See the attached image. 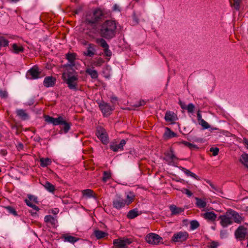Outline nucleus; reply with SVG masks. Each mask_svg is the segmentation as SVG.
Listing matches in <instances>:
<instances>
[{"mask_svg": "<svg viewBox=\"0 0 248 248\" xmlns=\"http://www.w3.org/2000/svg\"><path fill=\"white\" fill-rule=\"evenodd\" d=\"M165 120L166 122H170L172 124L178 120L177 116L173 112L167 111L165 115Z\"/></svg>", "mask_w": 248, "mask_h": 248, "instance_id": "obj_20", "label": "nucleus"}, {"mask_svg": "<svg viewBox=\"0 0 248 248\" xmlns=\"http://www.w3.org/2000/svg\"><path fill=\"white\" fill-rule=\"evenodd\" d=\"M188 237V233L185 231H180L175 233L172 237L171 240L174 242L182 243L186 241Z\"/></svg>", "mask_w": 248, "mask_h": 248, "instance_id": "obj_7", "label": "nucleus"}, {"mask_svg": "<svg viewBox=\"0 0 248 248\" xmlns=\"http://www.w3.org/2000/svg\"><path fill=\"white\" fill-rule=\"evenodd\" d=\"M58 212H59V210L58 208H55L52 210V213L55 215L57 214L58 213Z\"/></svg>", "mask_w": 248, "mask_h": 248, "instance_id": "obj_61", "label": "nucleus"}, {"mask_svg": "<svg viewBox=\"0 0 248 248\" xmlns=\"http://www.w3.org/2000/svg\"><path fill=\"white\" fill-rule=\"evenodd\" d=\"M247 233V229L243 226H239L235 232L236 238L241 241L245 238Z\"/></svg>", "mask_w": 248, "mask_h": 248, "instance_id": "obj_17", "label": "nucleus"}, {"mask_svg": "<svg viewBox=\"0 0 248 248\" xmlns=\"http://www.w3.org/2000/svg\"><path fill=\"white\" fill-rule=\"evenodd\" d=\"M182 170L187 176L193 177L196 179H198V177L195 173L192 172L189 170H187L184 168H182Z\"/></svg>", "mask_w": 248, "mask_h": 248, "instance_id": "obj_39", "label": "nucleus"}, {"mask_svg": "<svg viewBox=\"0 0 248 248\" xmlns=\"http://www.w3.org/2000/svg\"><path fill=\"white\" fill-rule=\"evenodd\" d=\"M164 155V160L169 165L175 166L177 164L178 158L175 156L171 149L169 151L165 152Z\"/></svg>", "mask_w": 248, "mask_h": 248, "instance_id": "obj_5", "label": "nucleus"}, {"mask_svg": "<svg viewBox=\"0 0 248 248\" xmlns=\"http://www.w3.org/2000/svg\"><path fill=\"white\" fill-rule=\"evenodd\" d=\"M241 2V0H230L231 6L236 11L240 10Z\"/></svg>", "mask_w": 248, "mask_h": 248, "instance_id": "obj_27", "label": "nucleus"}, {"mask_svg": "<svg viewBox=\"0 0 248 248\" xmlns=\"http://www.w3.org/2000/svg\"><path fill=\"white\" fill-rule=\"evenodd\" d=\"M6 209L7 210L9 213L13 214L15 216H17V214L16 210L11 206H8L6 207Z\"/></svg>", "mask_w": 248, "mask_h": 248, "instance_id": "obj_45", "label": "nucleus"}, {"mask_svg": "<svg viewBox=\"0 0 248 248\" xmlns=\"http://www.w3.org/2000/svg\"><path fill=\"white\" fill-rule=\"evenodd\" d=\"M181 192L183 193L186 194L187 196V197H191L193 195V193L190 191H189L188 189H187L186 188L182 189L181 190Z\"/></svg>", "mask_w": 248, "mask_h": 248, "instance_id": "obj_48", "label": "nucleus"}, {"mask_svg": "<svg viewBox=\"0 0 248 248\" xmlns=\"http://www.w3.org/2000/svg\"><path fill=\"white\" fill-rule=\"evenodd\" d=\"M219 218L220 219V224L223 227H226L232 223L231 215L229 213V210L225 215H221Z\"/></svg>", "mask_w": 248, "mask_h": 248, "instance_id": "obj_12", "label": "nucleus"}, {"mask_svg": "<svg viewBox=\"0 0 248 248\" xmlns=\"http://www.w3.org/2000/svg\"><path fill=\"white\" fill-rule=\"evenodd\" d=\"M63 238L65 242H68L72 243H74L78 240V238L70 235H64Z\"/></svg>", "mask_w": 248, "mask_h": 248, "instance_id": "obj_35", "label": "nucleus"}, {"mask_svg": "<svg viewBox=\"0 0 248 248\" xmlns=\"http://www.w3.org/2000/svg\"><path fill=\"white\" fill-rule=\"evenodd\" d=\"M229 213L231 215L232 219H233L235 222L241 223L242 222L244 221V217L236 211L230 210H229Z\"/></svg>", "mask_w": 248, "mask_h": 248, "instance_id": "obj_18", "label": "nucleus"}, {"mask_svg": "<svg viewBox=\"0 0 248 248\" xmlns=\"http://www.w3.org/2000/svg\"><path fill=\"white\" fill-rule=\"evenodd\" d=\"M197 120H198L199 123L203 120V119H202V115L200 113V110L198 111L197 113Z\"/></svg>", "mask_w": 248, "mask_h": 248, "instance_id": "obj_57", "label": "nucleus"}, {"mask_svg": "<svg viewBox=\"0 0 248 248\" xmlns=\"http://www.w3.org/2000/svg\"><path fill=\"white\" fill-rule=\"evenodd\" d=\"M44 186L50 192H53L55 190L54 186L48 182H46Z\"/></svg>", "mask_w": 248, "mask_h": 248, "instance_id": "obj_37", "label": "nucleus"}, {"mask_svg": "<svg viewBox=\"0 0 248 248\" xmlns=\"http://www.w3.org/2000/svg\"><path fill=\"white\" fill-rule=\"evenodd\" d=\"M211 247L212 248H217L218 246V243L215 241H213L211 243Z\"/></svg>", "mask_w": 248, "mask_h": 248, "instance_id": "obj_58", "label": "nucleus"}, {"mask_svg": "<svg viewBox=\"0 0 248 248\" xmlns=\"http://www.w3.org/2000/svg\"><path fill=\"white\" fill-rule=\"evenodd\" d=\"M202 216L208 221H214L217 218V215L212 212H207L202 214Z\"/></svg>", "mask_w": 248, "mask_h": 248, "instance_id": "obj_22", "label": "nucleus"}, {"mask_svg": "<svg viewBox=\"0 0 248 248\" xmlns=\"http://www.w3.org/2000/svg\"><path fill=\"white\" fill-rule=\"evenodd\" d=\"M210 151L211 152L213 153V155L214 156H216L217 155L218 152H219V149L218 148H213L212 147L210 148Z\"/></svg>", "mask_w": 248, "mask_h": 248, "instance_id": "obj_50", "label": "nucleus"}, {"mask_svg": "<svg viewBox=\"0 0 248 248\" xmlns=\"http://www.w3.org/2000/svg\"><path fill=\"white\" fill-rule=\"evenodd\" d=\"M45 120L48 124H52L54 125H60L63 123V119L62 116L54 118L48 115L45 116Z\"/></svg>", "mask_w": 248, "mask_h": 248, "instance_id": "obj_14", "label": "nucleus"}, {"mask_svg": "<svg viewBox=\"0 0 248 248\" xmlns=\"http://www.w3.org/2000/svg\"><path fill=\"white\" fill-rule=\"evenodd\" d=\"M126 194V199L125 200V201L126 202V205H128L133 201L135 198V195L133 192H128Z\"/></svg>", "mask_w": 248, "mask_h": 248, "instance_id": "obj_32", "label": "nucleus"}, {"mask_svg": "<svg viewBox=\"0 0 248 248\" xmlns=\"http://www.w3.org/2000/svg\"><path fill=\"white\" fill-rule=\"evenodd\" d=\"M0 96L3 98H6L8 97V93L0 89Z\"/></svg>", "mask_w": 248, "mask_h": 248, "instance_id": "obj_51", "label": "nucleus"}, {"mask_svg": "<svg viewBox=\"0 0 248 248\" xmlns=\"http://www.w3.org/2000/svg\"><path fill=\"white\" fill-rule=\"evenodd\" d=\"M12 47L13 52L16 54L23 52L24 49L21 45H18L16 44H13Z\"/></svg>", "mask_w": 248, "mask_h": 248, "instance_id": "obj_31", "label": "nucleus"}, {"mask_svg": "<svg viewBox=\"0 0 248 248\" xmlns=\"http://www.w3.org/2000/svg\"><path fill=\"white\" fill-rule=\"evenodd\" d=\"M195 200L196 201V204L198 207L200 208H204L206 206L207 203L204 200L197 197L195 198Z\"/></svg>", "mask_w": 248, "mask_h": 248, "instance_id": "obj_30", "label": "nucleus"}, {"mask_svg": "<svg viewBox=\"0 0 248 248\" xmlns=\"http://www.w3.org/2000/svg\"><path fill=\"white\" fill-rule=\"evenodd\" d=\"M227 231L226 230H221L220 232V237L223 239L227 237Z\"/></svg>", "mask_w": 248, "mask_h": 248, "instance_id": "obj_54", "label": "nucleus"}, {"mask_svg": "<svg viewBox=\"0 0 248 248\" xmlns=\"http://www.w3.org/2000/svg\"><path fill=\"white\" fill-rule=\"evenodd\" d=\"M126 144V140H122L120 143L118 144L115 143H112L110 145V148L114 152H118L122 151L124 149V146Z\"/></svg>", "mask_w": 248, "mask_h": 248, "instance_id": "obj_19", "label": "nucleus"}, {"mask_svg": "<svg viewBox=\"0 0 248 248\" xmlns=\"http://www.w3.org/2000/svg\"><path fill=\"white\" fill-rule=\"evenodd\" d=\"M76 54L75 53H68L66 55V58L68 61V62L63 65L64 67H66V69H73L72 67L75 66V61L76 59Z\"/></svg>", "mask_w": 248, "mask_h": 248, "instance_id": "obj_15", "label": "nucleus"}, {"mask_svg": "<svg viewBox=\"0 0 248 248\" xmlns=\"http://www.w3.org/2000/svg\"><path fill=\"white\" fill-rule=\"evenodd\" d=\"M0 154L4 156L7 154V151L5 149H1L0 150Z\"/></svg>", "mask_w": 248, "mask_h": 248, "instance_id": "obj_59", "label": "nucleus"}, {"mask_svg": "<svg viewBox=\"0 0 248 248\" xmlns=\"http://www.w3.org/2000/svg\"><path fill=\"white\" fill-rule=\"evenodd\" d=\"M97 103L104 116H108L110 115L113 110V108L111 106L104 101L99 102Z\"/></svg>", "mask_w": 248, "mask_h": 248, "instance_id": "obj_8", "label": "nucleus"}, {"mask_svg": "<svg viewBox=\"0 0 248 248\" xmlns=\"http://www.w3.org/2000/svg\"><path fill=\"white\" fill-rule=\"evenodd\" d=\"M96 135L97 137L101 140L103 143L106 144L108 142V134L106 130L103 128H98L97 130Z\"/></svg>", "mask_w": 248, "mask_h": 248, "instance_id": "obj_11", "label": "nucleus"}, {"mask_svg": "<svg viewBox=\"0 0 248 248\" xmlns=\"http://www.w3.org/2000/svg\"><path fill=\"white\" fill-rule=\"evenodd\" d=\"M9 42L7 40L5 39L3 37L0 36V47L6 46L8 45Z\"/></svg>", "mask_w": 248, "mask_h": 248, "instance_id": "obj_44", "label": "nucleus"}, {"mask_svg": "<svg viewBox=\"0 0 248 248\" xmlns=\"http://www.w3.org/2000/svg\"><path fill=\"white\" fill-rule=\"evenodd\" d=\"M179 104L180 105L181 108L183 109H186L187 106L186 105L185 102H183L181 100H179Z\"/></svg>", "mask_w": 248, "mask_h": 248, "instance_id": "obj_55", "label": "nucleus"}, {"mask_svg": "<svg viewBox=\"0 0 248 248\" xmlns=\"http://www.w3.org/2000/svg\"><path fill=\"white\" fill-rule=\"evenodd\" d=\"M44 220L46 223H49L53 227L56 226L58 222L57 218L50 215L46 216Z\"/></svg>", "mask_w": 248, "mask_h": 248, "instance_id": "obj_24", "label": "nucleus"}, {"mask_svg": "<svg viewBox=\"0 0 248 248\" xmlns=\"http://www.w3.org/2000/svg\"><path fill=\"white\" fill-rule=\"evenodd\" d=\"M111 100L112 102H114V101H117V97H112L111 98Z\"/></svg>", "mask_w": 248, "mask_h": 248, "instance_id": "obj_63", "label": "nucleus"}, {"mask_svg": "<svg viewBox=\"0 0 248 248\" xmlns=\"http://www.w3.org/2000/svg\"><path fill=\"white\" fill-rule=\"evenodd\" d=\"M39 161L40 163V166L43 168L50 165L52 163L51 159L49 158L42 157L40 158Z\"/></svg>", "mask_w": 248, "mask_h": 248, "instance_id": "obj_29", "label": "nucleus"}, {"mask_svg": "<svg viewBox=\"0 0 248 248\" xmlns=\"http://www.w3.org/2000/svg\"><path fill=\"white\" fill-rule=\"evenodd\" d=\"M94 234L97 239H101L105 237L107 235V233L102 231L96 230L94 232Z\"/></svg>", "mask_w": 248, "mask_h": 248, "instance_id": "obj_36", "label": "nucleus"}, {"mask_svg": "<svg viewBox=\"0 0 248 248\" xmlns=\"http://www.w3.org/2000/svg\"><path fill=\"white\" fill-rule=\"evenodd\" d=\"M17 147L18 150H21L23 149L24 146L23 144L21 143H19L17 146Z\"/></svg>", "mask_w": 248, "mask_h": 248, "instance_id": "obj_60", "label": "nucleus"}, {"mask_svg": "<svg viewBox=\"0 0 248 248\" xmlns=\"http://www.w3.org/2000/svg\"><path fill=\"white\" fill-rule=\"evenodd\" d=\"M200 226L199 223L197 220H192L190 222V227L192 230L196 229Z\"/></svg>", "mask_w": 248, "mask_h": 248, "instance_id": "obj_43", "label": "nucleus"}, {"mask_svg": "<svg viewBox=\"0 0 248 248\" xmlns=\"http://www.w3.org/2000/svg\"><path fill=\"white\" fill-rule=\"evenodd\" d=\"M170 209L172 215H179L184 212L183 208L178 207L175 205H170Z\"/></svg>", "mask_w": 248, "mask_h": 248, "instance_id": "obj_26", "label": "nucleus"}, {"mask_svg": "<svg viewBox=\"0 0 248 248\" xmlns=\"http://www.w3.org/2000/svg\"><path fill=\"white\" fill-rule=\"evenodd\" d=\"M133 240L131 238L121 237L114 239L113 242V248H127Z\"/></svg>", "mask_w": 248, "mask_h": 248, "instance_id": "obj_4", "label": "nucleus"}, {"mask_svg": "<svg viewBox=\"0 0 248 248\" xmlns=\"http://www.w3.org/2000/svg\"><path fill=\"white\" fill-rule=\"evenodd\" d=\"M199 124L202 125L203 129H208L210 127V125L208 124V123L204 120L200 122Z\"/></svg>", "mask_w": 248, "mask_h": 248, "instance_id": "obj_46", "label": "nucleus"}, {"mask_svg": "<svg viewBox=\"0 0 248 248\" xmlns=\"http://www.w3.org/2000/svg\"><path fill=\"white\" fill-rule=\"evenodd\" d=\"M17 115L22 120H26L29 118L28 114L26 110L22 109H18L16 110Z\"/></svg>", "mask_w": 248, "mask_h": 248, "instance_id": "obj_25", "label": "nucleus"}, {"mask_svg": "<svg viewBox=\"0 0 248 248\" xmlns=\"http://www.w3.org/2000/svg\"><path fill=\"white\" fill-rule=\"evenodd\" d=\"M194 108L195 106L192 103H189L187 106L186 109L188 113H192L194 112Z\"/></svg>", "mask_w": 248, "mask_h": 248, "instance_id": "obj_47", "label": "nucleus"}, {"mask_svg": "<svg viewBox=\"0 0 248 248\" xmlns=\"http://www.w3.org/2000/svg\"><path fill=\"white\" fill-rule=\"evenodd\" d=\"M95 42L97 44H99L100 46L103 48V51L105 56L108 57H110L111 56L112 52L109 49V45L104 39L96 38Z\"/></svg>", "mask_w": 248, "mask_h": 248, "instance_id": "obj_10", "label": "nucleus"}, {"mask_svg": "<svg viewBox=\"0 0 248 248\" xmlns=\"http://www.w3.org/2000/svg\"><path fill=\"white\" fill-rule=\"evenodd\" d=\"M184 144L186 146L188 147L190 149H193V148L197 149L198 148L197 146L196 145L193 144L192 143H190L186 142V141H184Z\"/></svg>", "mask_w": 248, "mask_h": 248, "instance_id": "obj_49", "label": "nucleus"}, {"mask_svg": "<svg viewBox=\"0 0 248 248\" xmlns=\"http://www.w3.org/2000/svg\"><path fill=\"white\" fill-rule=\"evenodd\" d=\"M112 205L116 209H121L127 205L125 199L121 195L117 194L113 199Z\"/></svg>", "mask_w": 248, "mask_h": 248, "instance_id": "obj_6", "label": "nucleus"}, {"mask_svg": "<svg viewBox=\"0 0 248 248\" xmlns=\"http://www.w3.org/2000/svg\"><path fill=\"white\" fill-rule=\"evenodd\" d=\"M146 102L144 100H140L139 102L137 103L134 105V106L136 107H140V106H144L145 105Z\"/></svg>", "mask_w": 248, "mask_h": 248, "instance_id": "obj_52", "label": "nucleus"}, {"mask_svg": "<svg viewBox=\"0 0 248 248\" xmlns=\"http://www.w3.org/2000/svg\"><path fill=\"white\" fill-rule=\"evenodd\" d=\"M95 45L93 44H88L86 50L83 52V55L88 57H93L96 54Z\"/></svg>", "mask_w": 248, "mask_h": 248, "instance_id": "obj_16", "label": "nucleus"}, {"mask_svg": "<svg viewBox=\"0 0 248 248\" xmlns=\"http://www.w3.org/2000/svg\"><path fill=\"white\" fill-rule=\"evenodd\" d=\"M141 214V212L139 211L137 208L130 210L127 214V217L129 219H133Z\"/></svg>", "mask_w": 248, "mask_h": 248, "instance_id": "obj_23", "label": "nucleus"}, {"mask_svg": "<svg viewBox=\"0 0 248 248\" xmlns=\"http://www.w3.org/2000/svg\"><path fill=\"white\" fill-rule=\"evenodd\" d=\"M10 2H16L18 1L19 0H8Z\"/></svg>", "mask_w": 248, "mask_h": 248, "instance_id": "obj_64", "label": "nucleus"}, {"mask_svg": "<svg viewBox=\"0 0 248 248\" xmlns=\"http://www.w3.org/2000/svg\"><path fill=\"white\" fill-rule=\"evenodd\" d=\"M86 72L89 74L92 78L96 79L98 78V73L95 70L92 68H87L86 70Z\"/></svg>", "mask_w": 248, "mask_h": 248, "instance_id": "obj_33", "label": "nucleus"}, {"mask_svg": "<svg viewBox=\"0 0 248 248\" xmlns=\"http://www.w3.org/2000/svg\"><path fill=\"white\" fill-rule=\"evenodd\" d=\"M112 9H113V11H115V12H120L121 11V8L120 7V6L116 4H115L113 5Z\"/></svg>", "mask_w": 248, "mask_h": 248, "instance_id": "obj_56", "label": "nucleus"}, {"mask_svg": "<svg viewBox=\"0 0 248 248\" xmlns=\"http://www.w3.org/2000/svg\"><path fill=\"white\" fill-rule=\"evenodd\" d=\"M62 125H63L62 129L65 133L68 132L70 128V124L66 122L65 121L63 120V123L61 124Z\"/></svg>", "mask_w": 248, "mask_h": 248, "instance_id": "obj_42", "label": "nucleus"}, {"mask_svg": "<svg viewBox=\"0 0 248 248\" xmlns=\"http://www.w3.org/2000/svg\"><path fill=\"white\" fill-rule=\"evenodd\" d=\"M104 17L103 11L99 8L93 9L87 12L85 15V23L91 27L88 33L91 36L92 34H96L99 31L97 23Z\"/></svg>", "mask_w": 248, "mask_h": 248, "instance_id": "obj_1", "label": "nucleus"}, {"mask_svg": "<svg viewBox=\"0 0 248 248\" xmlns=\"http://www.w3.org/2000/svg\"><path fill=\"white\" fill-rule=\"evenodd\" d=\"M244 143L245 144L246 148L248 149V140L245 139L244 140Z\"/></svg>", "mask_w": 248, "mask_h": 248, "instance_id": "obj_62", "label": "nucleus"}, {"mask_svg": "<svg viewBox=\"0 0 248 248\" xmlns=\"http://www.w3.org/2000/svg\"><path fill=\"white\" fill-rule=\"evenodd\" d=\"M40 73L38 67L34 66L28 71L27 76L31 79H37L40 78Z\"/></svg>", "mask_w": 248, "mask_h": 248, "instance_id": "obj_13", "label": "nucleus"}, {"mask_svg": "<svg viewBox=\"0 0 248 248\" xmlns=\"http://www.w3.org/2000/svg\"><path fill=\"white\" fill-rule=\"evenodd\" d=\"M117 33V24L115 21L107 20L104 22L96 33H99L101 38L109 40L115 37Z\"/></svg>", "mask_w": 248, "mask_h": 248, "instance_id": "obj_3", "label": "nucleus"}, {"mask_svg": "<svg viewBox=\"0 0 248 248\" xmlns=\"http://www.w3.org/2000/svg\"><path fill=\"white\" fill-rule=\"evenodd\" d=\"M111 174L110 171H105L103 172V176L102 177V181L104 182H106L108 179H110Z\"/></svg>", "mask_w": 248, "mask_h": 248, "instance_id": "obj_40", "label": "nucleus"}, {"mask_svg": "<svg viewBox=\"0 0 248 248\" xmlns=\"http://www.w3.org/2000/svg\"><path fill=\"white\" fill-rule=\"evenodd\" d=\"M79 75L75 70L66 69L62 74V79L71 90L76 92L79 90Z\"/></svg>", "mask_w": 248, "mask_h": 248, "instance_id": "obj_2", "label": "nucleus"}, {"mask_svg": "<svg viewBox=\"0 0 248 248\" xmlns=\"http://www.w3.org/2000/svg\"><path fill=\"white\" fill-rule=\"evenodd\" d=\"M56 78L52 76L46 77L44 80V85L47 87H53L56 83Z\"/></svg>", "mask_w": 248, "mask_h": 248, "instance_id": "obj_21", "label": "nucleus"}, {"mask_svg": "<svg viewBox=\"0 0 248 248\" xmlns=\"http://www.w3.org/2000/svg\"><path fill=\"white\" fill-rule=\"evenodd\" d=\"M145 239L148 244L152 245H157L162 239L159 235L155 233L148 234Z\"/></svg>", "mask_w": 248, "mask_h": 248, "instance_id": "obj_9", "label": "nucleus"}, {"mask_svg": "<svg viewBox=\"0 0 248 248\" xmlns=\"http://www.w3.org/2000/svg\"><path fill=\"white\" fill-rule=\"evenodd\" d=\"M25 202L27 205L31 208H32L35 211H38L39 210V208L38 206H36L35 204H33L30 200H28V199H26L25 200Z\"/></svg>", "mask_w": 248, "mask_h": 248, "instance_id": "obj_41", "label": "nucleus"}, {"mask_svg": "<svg viewBox=\"0 0 248 248\" xmlns=\"http://www.w3.org/2000/svg\"><path fill=\"white\" fill-rule=\"evenodd\" d=\"M82 193L84 196L88 198L93 197V191L90 189H87L82 191Z\"/></svg>", "mask_w": 248, "mask_h": 248, "instance_id": "obj_38", "label": "nucleus"}, {"mask_svg": "<svg viewBox=\"0 0 248 248\" xmlns=\"http://www.w3.org/2000/svg\"><path fill=\"white\" fill-rule=\"evenodd\" d=\"M164 136L165 138L170 139L176 137L177 134L174 132L171 131L169 128L166 127L165 128V131L164 134Z\"/></svg>", "mask_w": 248, "mask_h": 248, "instance_id": "obj_28", "label": "nucleus"}, {"mask_svg": "<svg viewBox=\"0 0 248 248\" xmlns=\"http://www.w3.org/2000/svg\"><path fill=\"white\" fill-rule=\"evenodd\" d=\"M239 161L244 165L248 167V154L247 153H243L241 155Z\"/></svg>", "mask_w": 248, "mask_h": 248, "instance_id": "obj_34", "label": "nucleus"}, {"mask_svg": "<svg viewBox=\"0 0 248 248\" xmlns=\"http://www.w3.org/2000/svg\"><path fill=\"white\" fill-rule=\"evenodd\" d=\"M28 198V200H30V201L33 202H37V198L36 197H35L34 196L29 195Z\"/></svg>", "mask_w": 248, "mask_h": 248, "instance_id": "obj_53", "label": "nucleus"}]
</instances>
